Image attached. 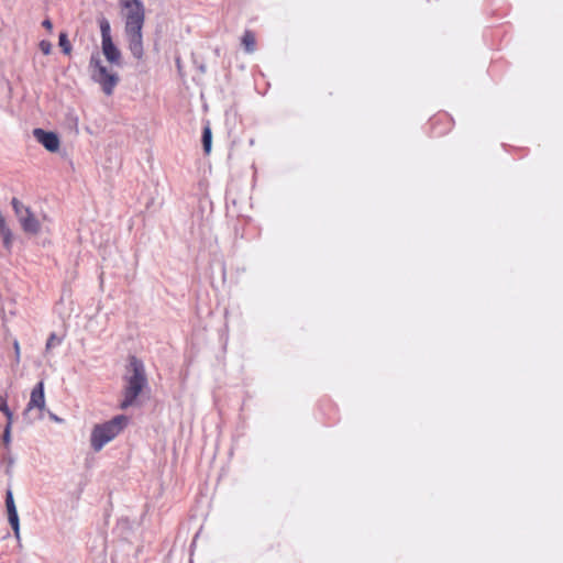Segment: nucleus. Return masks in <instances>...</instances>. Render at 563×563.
Wrapping results in <instances>:
<instances>
[{"mask_svg": "<svg viewBox=\"0 0 563 563\" xmlns=\"http://www.w3.org/2000/svg\"><path fill=\"white\" fill-rule=\"evenodd\" d=\"M2 442L5 446L10 445L11 442V429L10 426H5L3 435H2Z\"/></svg>", "mask_w": 563, "mask_h": 563, "instance_id": "nucleus-17", "label": "nucleus"}, {"mask_svg": "<svg viewBox=\"0 0 563 563\" xmlns=\"http://www.w3.org/2000/svg\"><path fill=\"white\" fill-rule=\"evenodd\" d=\"M33 136L46 151L55 153L59 150L60 142L56 133L38 128L33 130Z\"/></svg>", "mask_w": 563, "mask_h": 563, "instance_id": "nucleus-6", "label": "nucleus"}, {"mask_svg": "<svg viewBox=\"0 0 563 563\" xmlns=\"http://www.w3.org/2000/svg\"><path fill=\"white\" fill-rule=\"evenodd\" d=\"M144 385H145V378H144L143 374L139 369H135L134 374L132 375V377L129 380L125 400L123 401L122 406L123 407L130 406L133 402V400L139 396L141 390L143 389Z\"/></svg>", "mask_w": 563, "mask_h": 563, "instance_id": "nucleus-7", "label": "nucleus"}, {"mask_svg": "<svg viewBox=\"0 0 563 563\" xmlns=\"http://www.w3.org/2000/svg\"><path fill=\"white\" fill-rule=\"evenodd\" d=\"M5 509H7V515H8V521L14 532V536L16 538H20V519H19L13 493L11 490H8L5 494Z\"/></svg>", "mask_w": 563, "mask_h": 563, "instance_id": "nucleus-8", "label": "nucleus"}, {"mask_svg": "<svg viewBox=\"0 0 563 563\" xmlns=\"http://www.w3.org/2000/svg\"><path fill=\"white\" fill-rule=\"evenodd\" d=\"M42 25H43L46 30H48V31H51V30L53 29V24H52L51 20H44V21H43V23H42Z\"/></svg>", "mask_w": 563, "mask_h": 563, "instance_id": "nucleus-21", "label": "nucleus"}, {"mask_svg": "<svg viewBox=\"0 0 563 563\" xmlns=\"http://www.w3.org/2000/svg\"><path fill=\"white\" fill-rule=\"evenodd\" d=\"M60 343V339L56 334H51L47 342H46V349H53L57 346Z\"/></svg>", "mask_w": 563, "mask_h": 563, "instance_id": "nucleus-16", "label": "nucleus"}, {"mask_svg": "<svg viewBox=\"0 0 563 563\" xmlns=\"http://www.w3.org/2000/svg\"><path fill=\"white\" fill-rule=\"evenodd\" d=\"M13 346H14L15 357L19 361V358H20V344H19V342L14 341Z\"/></svg>", "mask_w": 563, "mask_h": 563, "instance_id": "nucleus-20", "label": "nucleus"}, {"mask_svg": "<svg viewBox=\"0 0 563 563\" xmlns=\"http://www.w3.org/2000/svg\"><path fill=\"white\" fill-rule=\"evenodd\" d=\"M202 144L203 151L206 154H210L212 147V133H211V123L208 121L203 129L202 135Z\"/></svg>", "mask_w": 563, "mask_h": 563, "instance_id": "nucleus-10", "label": "nucleus"}, {"mask_svg": "<svg viewBox=\"0 0 563 563\" xmlns=\"http://www.w3.org/2000/svg\"><path fill=\"white\" fill-rule=\"evenodd\" d=\"M46 408V400L44 394V384L40 382L31 391L30 400L24 410V416L29 417L33 411L37 410V419L42 418V411Z\"/></svg>", "mask_w": 563, "mask_h": 563, "instance_id": "nucleus-5", "label": "nucleus"}, {"mask_svg": "<svg viewBox=\"0 0 563 563\" xmlns=\"http://www.w3.org/2000/svg\"><path fill=\"white\" fill-rule=\"evenodd\" d=\"M7 228H8V225H7V223H5V220H4V218L2 217V214H0V231H1V230H4V229H7Z\"/></svg>", "mask_w": 563, "mask_h": 563, "instance_id": "nucleus-23", "label": "nucleus"}, {"mask_svg": "<svg viewBox=\"0 0 563 563\" xmlns=\"http://www.w3.org/2000/svg\"><path fill=\"white\" fill-rule=\"evenodd\" d=\"M255 36L252 32L246 31L242 37V45L246 53H253L255 51Z\"/></svg>", "mask_w": 563, "mask_h": 563, "instance_id": "nucleus-11", "label": "nucleus"}, {"mask_svg": "<svg viewBox=\"0 0 563 563\" xmlns=\"http://www.w3.org/2000/svg\"><path fill=\"white\" fill-rule=\"evenodd\" d=\"M0 235L3 240V245L7 250H10L11 247V244H12V234H11V231L9 228L4 229V230H1L0 231Z\"/></svg>", "mask_w": 563, "mask_h": 563, "instance_id": "nucleus-14", "label": "nucleus"}, {"mask_svg": "<svg viewBox=\"0 0 563 563\" xmlns=\"http://www.w3.org/2000/svg\"><path fill=\"white\" fill-rule=\"evenodd\" d=\"M99 26L101 32V41L112 40L110 23L107 19L102 18L99 20Z\"/></svg>", "mask_w": 563, "mask_h": 563, "instance_id": "nucleus-12", "label": "nucleus"}, {"mask_svg": "<svg viewBox=\"0 0 563 563\" xmlns=\"http://www.w3.org/2000/svg\"><path fill=\"white\" fill-rule=\"evenodd\" d=\"M5 417H7V424L5 426H10V429L12 428V423H13V413L11 412V410H7L4 412Z\"/></svg>", "mask_w": 563, "mask_h": 563, "instance_id": "nucleus-19", "label": "nucleus"}, {"mask_svg": "<svg viewBox=\"0 0 563 563\" xmlns=\"http://www.w3.org/2000/svg\"><path fill=\"white\" fill-rule=\"evenodd\" d=\"M38 47L44 55H48L52 52V43L46 40L41 41Z\"/></svg>", "mask_w": 563, "mask_h": 563, "instance_id": "nucleus-15", "label": "nucleus"}, {"mask_svg": "<svg viewBox=\"0 0 563 563\" xmlns=\"http://www.w3.org/2000/svg\"><path fill=\"white\" fill-rule=\"evenodd\" d=\"M102 54L111 65H121V52L112 40L101 41Z\"/></svg>", "mask_w": 563, "mask_h": 563, "instance_id": "nucleus-9", "label": "nucleus"}, {"mask_svg": "<svg viewBox=\"0 0 563 563\" xmlns=\"http://www.w3.org/2000/svg\"><path fill=\"white\" fill-rule=\"evenodd\" d=\"M124 20V32L132 56L141 60L144 56L143 25L145 21L144 5L140 0H119Z\"/></svg>", "mask_w": 563, "mask_h": 563, "instance_id": "nucleus-1", "label": "nucleus"}, {"mask_svg": "<svg viewBox=\"0 0 563 563\" xmlns=\"http://www.w3.org/2000/svg\"><path fill=\"white\" fill-rule=\"evenodd\" d=\"M58 44L62 48V51L66 54V55H69L70 52H71V44L70 42L68 41V37H67V34L66 33H60L59 34V41H58Z\"/></svg>", "mask_w": 563, "mask_h": 563, "instance_id": "nucleus-13", "label": "nucleus"}, {"mask_svg": "<svg viewBox=\"0 0 563 563\" xmlns=\"http://www.w3.org/2000/svg\"><path fill=\"white\" fill-rule=\"evenodd\" d=\"M126 418L117 416L111 420L96 423L90 431L89 444L93 452H100L112 442L125 428Z\"/></svg>", "mask_w": 563, "mask_h": 563, "instance_id": "nucleus-2", "label": "nucleus"}, {"mask_svg": "<svg viewBox=\"0 0 563 563\" xmlns=\"http://www.w3.org/2000/svg\"><path fill=\"white\" fill-rule=\"evenodd\" d=\"M90 71L92 79L102 87V90L108 95L111 93L119 81V76L112 68L102 64L98 54L90 58Z\"/></svg>", "mask_w": 563, "mask_h": 563, "instance_id": "nucleus-3", "label": "nucleus"}, {"mask_svg": "<svg viewBox=\"0 0 563 563\" xmlns=\"http://www.w3.org/2000/svg\"><path fill=\"white\" fill-rule=\"evenodd\" d=\"M49 418H51L54 422H56V423H62V422H63V419H62V418H59V417H57L55 413H52V412H51V413H49Z\"/></svg>", "mask_w": 563, "mask_h": 563, "instance_id": "nucleus-22", "label": "nucleus"}, {"mask_svg": "<svg viewBox=\"0 0 563 563\" xmlns=\"http://www.w3.org/2000/svg\"><path fill=\"white\" fill-rule=\"evenodd\" d=\"M13 207L24 232L31 235L38 234L41 232V223L35 214L16 200H13Z\"/></svg>", "mask_w": 563, "mask_h": 563, "instance_id": "nucleus-4", "label": "nucleus"}, {"mask_svg": "<svg viewBox=\"0 0 563 563\" xmlns=\"http://www.w3.org/2000/svg\"><path fill=\"white\" fill-rule=\"evenodd\" d=\"M7 410H9V407L7 405V400H5L4 397H2L0 395V411L4 413Z\"/></svg>", "mask_w": 563, "mask_h": 563, "instance_id": "nucleus-18", "label": "nucleus"}, {"mask_svg": "<svg viewBox=\"0 0 563 563\" xmlns=\"http://www.w3.org/2000/svg\"><path fill=\"white\" fill-rule=\"evenodd\" d=\"M77 124H78L77 118H75L74 120H71V122L68 123L69 128H77Z\"/></svg>", "mask_w": 563, "mask_h": 563, "instance_id": "nucleus-24", "label": "nucleus"}]
</instances>
